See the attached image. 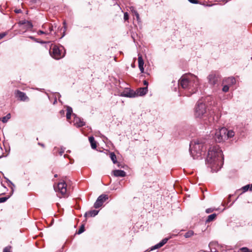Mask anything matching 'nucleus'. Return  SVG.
Instances as JSON below:
<instances>
[{
	"instance_id": "f257e3e1",
	"label": "nucleus",
	"mask_w": 252,
	"mask_h": 252,
	"mask_svg": "<svg viewBox=\"0 0 252 252\" xmlns=\"http://www.w3.org/2000/svg\"><path fill=\"white\" fill-rule=\"evenodd\" d=\"M206 163L212 172H217L222 167L223 157L221 150L217 144H209Z\"/></svg>"
},
{
	"instance_id": "f03ea898",
	"label": "nucleus",
	"mask_w": 252,
	"mask_h": 252,
	"mask_svg": "<svg viewBox=\"0 0 252 252\" xmlns=\"http://www.w3.org/2000/svg\"><path fill=\"white\" fill-rule=\"evenodd\" d=\"M179 84L187 92L186 95L190 96L195 93L199 86V82L197 76L191 74H185L183 75L179 81Z\"/></svg>"
},
{
	"instance_id": "7ed1b4c3",
	"label": "nucleus",
	"mask_w": 252,
	"mask_h": 252,
	"mask_svg": "<svg viewBox=\"0 0 252 252\" xmlns=\"http://www.w3.org/2000/svg\"><path fill=\"white\" fill-rule=\"evenodd\" d=\"M207 114L206 111V105L201 101H198L195 107L194 116L196 118H202L205 124L212 126L218 121L219 116L213 115L211 112Z\"/></svg>"
},
{
	"instance_id": "20e7f679",
	"label": "nucleus",
	"mask_w": 252,
	"mask_h": 252,
	"mask_svg": "<svg viewBox=\"0 0 252 252\" xmlns=\"http://www.w3.org/2000/svg\"><path fill=\"white\" fill-rule=\"evenodd\" d=\"M210 143L202 139L191 141L189 145V152L193 159H198L201 157L202 153L204 152L207 146Z\"/></svg>"
},
{
	"instance_id": "39448f33",
	"label": "nucleus",
	"mask_w": 252,
	"mask_h": 252,
	"mask_svg": "<svg viewBox=\"0 0 252 252\" xmlns=\"http://www.w3.org/2000/svg\"><path fill=\"white\" fill-rule=\"evenodd\" d=\"M63 49V46L59 47L58 46L54 45L50 52L51 55L56 60L60 59L64 56V53L62 51Z\"/></svg>"
},
{
	"instance_id": "423d86ee",
	"label": "nucleus",
	"mask_w": 252,
	"mask_h": 252,
	"mask_svg": "<svg viewBox=\"0 0 252 252\" xmlns=\"http://www.w3.org/2000/svg\"><path fill=\"white\" fill-rule=\"evenodd\" d=\"M226 128L225 127H222L219 130H217L214 136L215 140L217 142L220 143L226 140L225 134L226 133Z\"/></svg>"
},
{
	"instance_id": "0eeeda50",
	"label": "nucleus",
	"mask_w": 252,
	"mask_h": 252,
	"mask_svg": "<svg viewBox=\"0 0 252 252\" xmlns=\"http://www.w3.org/2000/svg\"><path fill=\"white\" fill-rule=\"evenodd\" d=\"M55 190L58 193H60L64 197L68 196L66 189V184L65 182L63 181L59 183L57 186H54Z\"/></svg>"
},
{
	"instance_id": "6e6552de",
	"label": "nucleus",
	"mask_w": 252,
	"mask_h": 252,
	"mask_svg": "<svg viewBox=\"0 0 252 252\" xmlns=\"http://www.w3.org/2000/svg\"><path fill=\"white\" fill-rule=\"evenodd\" d=\"M108 199V196L106 194H101L98 196L94 204L95 208H98L101 207L103 203Z\"/></svg>"
},
{
	"instance_id": "1a4fd4ad",
	"label": "nucleus",
	"mask_w": 252,
	"mask_h": 252,
	"mask_svg": "<svg viewBox=\"0 0 252 252\" xmlns=\"http://www.w3.org/2000/svg\"><path fill=\"white\" fill-rule=\"evenodd\" d=\"M135 92L128 88H126L121 94V96L127 97H135Z\"/></svg>"
},
{
	"instance_id": "9d476101",
	"label": "nucleus",
	"mask_w": 252,
	"mask_h": 252,
	"mask_svg": "<svg viewBox=\"0 0 252 252\" xmlns=\"http://www.w3.org/2000/svg\"><path fill=\"white\" fill-rule=\"evenodd\" d=\"M73 115L74 116L73 123L76 127H82L85 125V123L83 121V119L77 117L75 114H73Z\"/></svg>"
},
{
	"instance_id": "9b49d317",
	"label": "nucleus",
	"mask_w": 252,
	"mask_h": 252,
	"mask_svg": "<svg viewBox=\"0 0 252 252\" xmlns=\"http://www.w3.org/2000/svg\"><path fill=\"white\" fill-rule=\"evenodd\" d=\"M15 94L16 97H18L21 101H28L29 100L28 97L26 95V94L20 91L17 90L15 91Z\"/></svg>"
},
{
	"instance_id": "f8f14e48",
	"label": "nucleus",
	"mask_w": 252,
	"mask_h": 252,
	"mask_svg": "<svg viewBox=\"0 0 252 252\" xmlns=\"http://www.w3.org/2000/svg\"><path fill=\"white\" fill-rule=\"evenodd\" d=\"M209 83L214 85L216 84L218 80V75L215 73H212L208 76Z\"/></svg>"
},
{
	"instance_id": "ddd939ff",
	"label": "nucleus",
	"mask_w": 252,
	"mask_h": 252,
	"mask_svg": "<svg viewBox=\"0 0 252 252\" xmlns=\"http://www.w3.org/2000/svg\"><path fill=\"white\" fill-rule=\"evenodd\" d=\"M135 92V97L138 96H143L146 94L148 92V87L140 88Z\"/></svg>"
},
{
	"instance_id": "4468645a",
	"label": "nucleus",
	"mask_w": 252,
	"mask_h": 252,
	"mask_svg": "<svg viewBox=\"0 0 252 252\" xmlns=\"http://www.w3.org/2000/svg\"><path fill=\"white\" fill-rule=\"evenodd\" d=\"M138 67L141 73L144 72V61L142 59V57L141 55L138 54Z\"/></svg>"
},
{
	"instance_id": "2eb2a0df",
	"label": "nucleus",
	"mask_w": 252,
	"mask_h": 252,
	"mask_svg": "<svg viewBox=\"0 0 252 252\" xmlns=\"http://www.w3.org/2000/svg\"><path fill=\"white\" fill-rule=\"evenodd\" d=\"M168 240V238H165L163 239L159 243H158V244H156V245H155L154 246H153L151 250H154L155 249L160 248V247L163 246L164 244H165L167 242Z\"/></svg>"
},
{
	"instance_id": "dca6fc26",
	"label": "nucleus",
	"mask_w": 252,
	"mask_h": 252,
	"mask_svg": "<svg viewBox=\"0 0 252 252\" xmlns=\"http://www.w3.org/2000/svg\"><path fill=\"white\" fill-rule=\"evenodd\" d=\"M113 174L116 177H124L126 176V173L123 170H115L113 171Z\"/></svg>"
},
{
	"instance_id": "f3484780",
	"label": "nucleus",
	"mask_w": 252,
	"mask_h": 252,
	"mask_svg": "<svg viewBox=\"0 0 252 252\" xmlns=\"http://www.w3.org/2000/svg\"><path fill=\"white\" fill-rule=\"evenodd\" d=\"M225 82L228 86H230L234 84L236 82V80L234 77H230L226 79L224 81L223 83Z\"/></svg>"
},
{
	"instance_id": "a211bd4d",
	"label": "nucleus",
	"mask_w": 252,
	"mask_h": 252,
	"mask_svg": "<svg viewBox=\"0 0 252 252\" xmlns=\"http://www.w3.org/2000/svg\"><path fill=\"white\" fill-rule=\"evenodd\" d=\"M98 212H99V211H97V210H91L90 211L86 212L85 214V217L88 216V217H94L97 215V214L98 213Z\"/></svg>"
},
{
	"instance_id": "6ab92c4d",
	"label": "nucleus",
	"mask_w": 252,
	"mask_h": 252,
	"mask_svg": "<svg viewBox=\"0 0 252 252\" xmlns=\"http://www.w3.org/2000/svg\"><path fill=\"white\" fill-rule=\"evenodd\" d=\"M89 141L91 143V147L93 149L96 148V143L94 140V138L93 136H91L89 138Z\"/></svg>"
},
{
	"instance_id": "aec40b11",
	"label": "nucleus",
	"mask_w": 252,
	"mask_h": 252,
	"mask_svg": "<svg viewBox=\"0 0 252 252\" xmlns=\"http://www.w3.org/2000/svg\"><path fill=\"white\" fill-rule=\"evenodd\" d=\"M226 139H227L228 138H231L234 136V132L233 130H228L227 129H226Z\"/></svg>"
},
{
	"instance_id": "412c9836",
	"label": "nucleus",
	"mask_w": 252,
	"mask_h": 252,
	"mask_svg": "<svg viewBox=\"0 0 252 252\" xmlns=\"http://www.w3.org/2000/svg\"><path fill=\"white\" fill-rule=\"evenodd\" d=\"M110 158L112 160V161H113V163L115 164L117 162L116 156L115 155L114 153H113V152L110 153Z\"/></svg>"
},
{
	"instance_id": "4be33fe9",
	"label": "nucleus",
	"mask_w": 252,
	"mask_h": 252,
	"mask_svg": "<svg viewBox=\"0 0 252 252\" xmlns=\"http://www.w3.org/2000/svg\"><path fill=\"white\" fill-rule=\"evenodd\" d=\"M216 216H217V215L216 214H213L209 215L207 219L206 220V222H209L213 221V220H214L215 219Z\"/></svg>"
},
{
	"instance_id": "5701e85b",
	"label": "nucleus",
	"mask_w": 252,
	"mask_h": 252,
	"mask_svg": "<svg viewBox=\"0 0 252 252\" xmlns=\"http://www.w3.org/2000/svg\"><path fill=\"white\" fill-rule=\"evenodd\" d=\"M131 11L132 13L134 14V15L136 16V19L138 21V22L140 21V17L137 11L134 9L133 7H132L131 9Z\"/></svg>"
},
{
	"instance_id": "b1692460",
	"label": "nucleus",
	"mask_w": 252,
	"mask_h": 252,
	"mask_svg": "<svg viewBox=\"0 0 252 252\" xmlns=\"http://www.w3.org/2000/svg\"><path fill=\"white\" fill-rule=\"evenodd\" d=\"M10 118V114H8L6 116L2 117L1 121L3 123H6L7 121Z\"/></svg>"
},
{
	"instance_id": "393cba45",
	"label": "nucleus",
	"mask_w": 252,
	"mask_h": 252,
	"mask_svg": "<svg viewBox=\"0 0 252 252\" xmlns=\"http://www.w3.org/2000/svg\"><path fill=\"white\" fill-rule=\"evenodd\" d=\"M193 234H194V232L193 231L189 230L185 233V234L184 235V236L187 238H189L191 236H192L193 235Z\"/></svg>"
},
{
	"instance_id": "a878e982",
	"label": "nucleus",
	"mask_w": 252,
	"mask_h": 252,
	"mask_svg": "<svg viewBox=\"0 0 252 252\" xmlns=\"http://www.w3.org/2000/svg\"><path fill=\"white\" fill-rule=\"evenodd\" d=\"M251 251L247 247H243L239 249L237 252H251Z\"/></svg>"
},
{
	"instance_id": "bb28decb",
	"label": "nucleus",
	"mask_w": 252,
	"mask_h": 252,
	"mask_svg": "<svg viewBox=\"0 0 252 252\" xmlns=\"http://www.w3.org/2000/svg\"><path fill=\"white\" fill-rule=\"evenodd\" d=\"M216 244L215 243H214V242H211L209 244V247L210 248V250H211V252H216V249L215 248H212V247L213 246H215L216 245Z\"/></svg>"
},
{
	"instance_id": "cd10ccee",
	"label": "nucleus",
	"mask_w": 252,
	"mask_h": 252,
	"mask_svg": "<svg viewBox=\"0 0 252 252\" xmlns=\"http://www.w3.org/2000/svg\"><path fill=\"white\" fill-rule=\"evenodd\" d=\"M84 231H85L84 225L83 224L80 226L78 231L77 232V233L78 234H80L82 233H83Z\"/></svg>"
},
{
	"instance_id": "c85d7f7f",
	"label": "nucleus",
	"mask_w": 252,
	"mask_h": 252,
	"mask_svg": "<svg viewBox=\"0 0 252 252\" xmlns=\"http://www.w3.org/2000/svg\"><path fill=\"white\" fill-rule=\"evenodd\" d=\"M229 87L228 85H224L222 89V91L225 93L229 91Z\"/></svg>"
},
{
	"instance_id": "c756f323",
	"label": "nucleus",
	"mask_w": 252,
	"mask_h": 252,
	"mask_svg": "<svg viewBox=\"0 0 252 252\" xmlns=\"http://www.w3.org/2000/svg\"><path fill=\"white\" fill-rule=\"evenodd\" d=\"M67 113L66 114H69L70 115H71V114L72 113V109L71 107L69 106H67L66 108Z\"/></svg>"
},
{
	"instance_id": "7c9ffc66",
	"label": "nucleus",
	"mask_w": 252,
	"mask_h": 252,
	"mask_svg": "<svg viewBox=\"0 0 252 252\" xmlns=\"http://www.w3.org/2000/svg\"><path fill=\"white\" fill-rule=\"evenodd\" d=\"M59 148L58 147H55L54 148V150H53V154L56 155V156H57L58 154H59Z\"/></svg>"
},
{
	"instance_id": "2f4dec72",
	"label": "nucleus",
	"mask_w": 252,
	"mask_h": 252,
	"mask_svg": "<svg viewBox=\"0 0 252 252\" xmlns=\"http://www.w3.org/2000/svg\"><path fill=\"white\" fill-rule=\"evenodd\" d=\"M11 249V246H7L4 248L3 252H11L10 250Z\"/></svg>"
},
{
	"instance_id": "473e14b6",
	"label": "nucleus",
	"mask_w": 252,
	"mask_h": 252,
	"mask_svg": "<svg viewBox=\"0 0 252 252\" xmlns=\"http://www.w3.org/2000/svg\"><path fill=\"white\" fill-rule=\"evenodd\" d=\"M8 197H0V203H3L5 202L7 199Z\"/></svg>"
},
{
	"instance_id": "72a5a7b5",
	"label": "nucleus",
	"mask_w": 252,
	"mask_h": 252,
	"mask_svg": "<svg viewBox=\"0 0 252 252\" xmlns=\"http://www.w3.org/2000/svg\"><path fill=\"white\" fill-rule=\"evenodd\" d=\"M249 187H250V185H246V186L243 187L242 188V189L243 190V192H245V191H247L248 190Z\"/></svg>"
},
{
	"instance_id": "f704fd0d",
	"label": "nucleus",
	"mask_w": 252,
	"mask_h": 252,
	"mask_svg": "<svg viewBox=\"0 0 252 252\" xmlns=\"http://www.w3.org/2000/svg\"><path fill=\"white\" fill-rule=\"evenodd\" d=\"M128 14L127 12L124 13V19L125 21H127L128 19Z\"/></svg>"
},
{
	"instance_id": "c9c22d12",
	"label": "nucleus",
	"mask_w": 252,
	"mask_h": 252,
	"mask_svg": "<svg viewBox=\"0 0 252 252\" xmlns=\"http://www.w3.org/2000/svg\"><path fill=\"white\" fill-rule=\"evenodd\" d=\"M64 152V149L61 148V149H59V155L60 156H62L63 153Z\"/></svg>"
},
{
	"instance_id": "e433bc0d",
	"label": "nucleus",
	"mask_w": 252,
	"mask_h": 252,
	"mask_svg": "<svg viewBox=\"0 0 252 252\" xmlns=\"http://www.w3.org/2000/svg\"><path fill=\"white\" fill-rule=\"evenodd\" d=\"M214 210V209L212 208H208L206 210V212L207 214L210 213L212 212Z\"/></svg>"
},
{
	"instance_id": "4c0bfd02",
	"label": "nucleus",
	"mask_w": 252,
	"mask_h": 252,
	"mask_svg": "<svg viewBox=\"0 0 252 252\" xmlns=\"http://www.w3.org/2000/svg\"><path fill=\"white\" fill-rule=\"evenodd\" d=\"M190 3L193 4H197L198 3V1L197 0H188Z\"/></svg>"
},
{
	"instance_id": "58836bf2",
	"label": "nucleus",
	"mask_w": 252,
	"mask_h": 252,
	"mask_svg": "<svg viewBox=\"0 0 252 252\" xmlns=\"http://www.w3.org/2000/svg\"><path fill=\"white\" fill-rule=\"evenodd\" d=\"M38 34L40 35V34H47V32H43L42 31H39L38 32H37Z\"/></svg>"
},
{
	"instance_id": "ea45409f",
	"label": "nucleus",
	"mask_w": 252,
	"mask_h": 252,
	"mask_svg": "<svg viewBox=\"0 0 252 252\" xmlns=\"http://www.w3.org/2000/svg\"><path fill=\"white\" fill-rule=\"evenodd\" d=\"M6 35V33L5 32H2L0 33V39H2Z\"/></svg>"
},
{
	"instance_id": "a19ab883",
	"label": "nucleus",
	"mask_w": 252,
	"mask_h": 252,
	"mask_svg": "<svg viewBox=\"0 0 252 252\" xmlns=\"http://www.w3.org/2000/svg\"><path fill=\"white\" fill-rule=\"evenodd\" d=\"M49 31L50 32H51L52 31H54V27H53V25H50L49 27Z\"/></svg>"
},
{
	"instance_id": "79ce46f5",
	"label": "nucleus",
	"mask_w": 252,
	"mask_h": 252,
	"mask_svg": "<svg viewBox=\"0 0 252 252\" xmlns=\"http://www.w3.org/2000/svg\"><path fill=\"white\" fill-rule=\"evenodd\" d=\"M6 180H7V182L9 183L13 187H14V185L9 180H8L7 178H6L5 177H4Z\"/></svg>"
},
{
	"instance_id": "37998d69",
	"label": "nucleus",
	"mask_w": 252,
	"mask_h": 252,
	"mask_svg": "<svg viewBox=\"0 0 252 252\" xmlns=\"http://www.w3.org/2000/svg\"><path fill=\"white\" fill-rule=\"evenodd\" d=\"M66 119L68 121H69V119H70V118H71V115H69V114H66Z\"/></svg>"
},
{
	"instance_id": "c03bdc74",
	"label": "nucleus",
	"mask_w": 252,
	"mask_h": 252,
	"mask_svg": "<svg viewBox=\"0 0 252 252\" xmlns=\"http://www.w3.org/2000/svg\"><path fill=\"white\" fill-rule=\"evenodd\" d=\"M144 85L146 86V87H147V86L148 85V82L147 81L144 80Z\"/></svg>"
},
{
	"instance_id": "a18cd8bd",
	"label": "nucleus",
	"mask_w": 252,
	"mask_h": 252,
	"mask_svg": "<svg viewBox=\"0 0 252 252\" xmlns=\"http://www.w3.org/2000/svg\"><path fill=\"white\" fill-rule=\"evenodd\" d=\"M61 115H63L64 114V111L63 110H62L60 112Z\"/></svg>"
},
{
	"instance_id": "49530a36",
	"label": "nucleus",
	"mask_w": 252,
	"mask_h": 252,
	"mask_svg": "<svg viewBox=\"0 0 252 252\" xmlns=\"http://www.w3.org/2000/svg\"><path fill=\"white\" fill-rule=\"evenodd\" d=\"M15 11L16 13H19L21 12V10L20 9L16 10Z\"/></svg>"
},
{
	"instance_id": "de8ad7c7",
	"label": "nucleus",
	"mask_w": 252,
	"mask_h": 252,
	"mask_svg": "<svg viewBox=\"0 0 252 252\" xmlns=\"http://www.w3.org/2000/svg\"><path fill=\"white\" fill-rule=\"evenodd\" d=\"M65 24H66L65 22H63L64 28L65 30L66 29Z\"/></svg>"
},
{
	"instance_id": "09e8293b",
	"label": "nucleus",
	"mask_w": 252,
	"mask_h": 252,
	"mask_svg": "<svg viewBox=\"0 0 252 252\" xmlns=\"http://www.w3.org/2000/svg\"><path fill=\"white\" fill-rule=\"evenodd\" d=\"M250 190H252V184L251 186Z\"/></svg>"
},
{
	"instance_id": "8fccbe9b",
	"label": "nucleus",
	"mask_w": 252,
	"mask_h": 252,
	"mask_svg": "<svg viewBox=\"0 0 252 252\" xmlns=\"http://www.w3.org/2000/svg\"><path fill=\"white\" fill-rule=\"evenodd\" d=\"M30 38H31V39H34V37H32V36H30Z\"/></svg>"
},
{
	"instance_id": "3c124183",
	"label": "nucleus",
	"mask_w": 252,
	"mask_h": 252,
	"mask_svg": "<svg viewBox=\"0 0 252 252\" xmlns=\"http://www.w3.org/2000/svg\"><path fill=\"white\" fill-rule=\"evenodd\" d=\"M30 38H31V39H34V37H32V36H30Z\"/></svg>"
},
{
	"instance_id": "603ef678",
	"label": "nucleus",
	"mask_w": 252,
	"mask_h": 252,
	"mask_svg": "<svg viewBox=\"0 0 252 252\" xmlns=\"http://www.w3.org/2000/svg\"><path fill=\"white\" fill-rule=\"evenodd\" d=\"M54 177H57V174L55 175Z\"/></svg>"
},
{
	"instance_id": "864d4df0",
	"label": "nucleus",
	"mask_w": 252,
	"mask_h": 252,
	"mask_svg": "<svg viewBox=\"0 0 252 252\" xmlns=\"http://www.w3.org/2000/svg\"><path fill=\"white\" fill-rule=\"evenodd\" d=\"M64 36V32H63V34L62 36Z\"/></svg>"
},
{
	"instance_id": "5fc2aeb1",
	"label": "nucleus",
	"mask_w": 252,
	"mask_h": 252,
	"mask_svg": "<svg viewBox=\"0 0 252 252\" xmlns=\"http://www.w3.org/2000/svg\"><path fill=\"white\" fill-rule=\"evenodd\" d=\"M66 155H64V158H65V157H66Z\"/></svg>"
},
{
	"instance_id": "6e6d98bb",
	"label": "nucleus",
	"mask_w": 252,
	"mask_h": 252,
	"mask_svg": "<svg viewBox=\"0 0 252 252\" xmlns=\"http://www.w3.org/2000/svg\"><path fill=\"white\" fill-rule=\"evenodd\" d=\"M56 102V100H55V101L54 102V103H55Z\"/></svg>"
},
{
	"instance_id": "4d7b16f0",
	"label": "nucleus",
	"mask_w": 252,
	"mask_h": 252,
	"mask_svg": "<svg viewBox=\"0 0 252 252\" xmlns=\"http://www.w3.org/2000/svg\"><path fill=\"white\" fill-rule=\"evenodd\" d=\"M56 102V100H55V101L54 102V103H55Z\"/></svg>"
},
{
	"instance_id": "13d9d810",
	"label": "nucleus",
	"mask_w": 252,
	"mask_h": 252,
	"mask_svg": "<svg viewBox=\"0 0 252 252\" xmlns=\"http://www.w3.org/2000/svg\"><path fill=\"white\" fill-rule=\"evenodd\" d=\"M56 102V100H55V101L54 102V103H55Z\"/></svg>"
},
{
	"instance_id": "bf43d9fd",
	"label": "nucleus",
	"mask_w": 252,
	"mask_h": 252,
	"mask_svg": "<svg viewBox=\"0 0 252 252\" xmlns=\"http://www.w3.org/2000/svg\"><path fill=\"white\" fill-rule=\"evenodd\" d=\"M251 252H252V251H251Z\"/></svg>"
}]
</instances>
